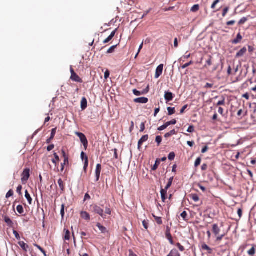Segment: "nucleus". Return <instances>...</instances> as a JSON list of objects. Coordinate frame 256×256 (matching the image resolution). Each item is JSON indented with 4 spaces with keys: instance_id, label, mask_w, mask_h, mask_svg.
Instances as JSON below:
<instances>
[{
    "instance_id": "24",
    "label": "nucleus",
    "mask_w": 256,
    "mask_h": 256,
    "mask_svg": "<svg viewBox=\"0 0 256 256\" xmlns=\"http://www.w3.org/2000/svg\"><path fill=\"white\" fill-rule=\"evenodd\" d=\"M174 180V176H172L168 180V182L165 188H164L166 190H167L171 186L172 184V181Z\"/></svg>"
},
{
    "instance_id": "42",
    "label": "nucleus",
    "mask_w": 256,
    "mask_h": 256,
    "mask_svg": "<svg viewBox=\"0 0 256 256\" xmlns=\"http://www.w3.org/2000/svg\"><path fill=\"white\" fill-rule=\"evenodd\" d=\"M162 141V138L160 136H156V142H157L158 145L159 146Z\"/></svg>"
},
{
    "instance_id": "37",
    "label": "nucleus",
    "mask_w": 256,
    "mask_h": 256,
    "mask_svg": "<svg viewBox=\"0 0 256 256\" xmlns=\"http://www.w3.org/2000/svg\"><path fill=\"white\" fill-rule=\"evenodd\" d=\"M199 10V5L195 4L191 8V11L192 12H197Z\"/></svg>"
},
{
    "instance_id": "36",
    "label": "nucleus",
    "mask_w": 256,
    "mask_h": 256,
    "mask_svg": "<svg viewBox=\"0 0 256 256\" xmlns=\"http://www.w3.org/2000/svg\"><path fill=\"white\" fill-rule=\"evenodd\" d=\"M160 161H158V160H156L152 168V170H156L158 168V166L160 164Z\"/></svg>"
},
{
    "instance_id": "46",
    "label": "nucleus",
    "mask_w": 256,
    "mask_h": 256,
    "mask_svg": "<svg viewBox=\"0 0 256 256\" xmlns=\"http://www.w3.org/2000/svg\"><path fill=\"white\" fill-rule=\"evenodd\" d=\"M62 153L64 158V162H68V156H66V154L64 150H62Z\"/></svg>"
},
{
    "instance_id": "13",
    "label": "nucleus",
    "mask_w": 256,
    "mask_h": 256,
    "mask_svg": "<svg viewBox=\"0 0 256 256\" xmlns=\"http://www.w3.org/2000/svg\"><path fill=\"white\" fill-rule=\"evenodd\" d=\"M96 226L98 228L101 233L106 234L108 232L106 228L102 226L100 223H97Z\"/></svg>"
},
{
    "instance_id": "63",
    "label": "nucleus",
    "mask_w": 256,
    "mask_h": 256,
    "mask_svg": "<svg viewBox=\"0 0 256 256\" xmlns=\"http://www.w3.org/2000/svg\"><path fill=\"white\" fill-rule=\"evenodd\" d=\"M236 22L235 20H230V21H228L226 22V24L228 26H232V25H233L235 24Z\"/></svg>"
},
{
    "instance_id": "11",
    "label": "nucleus",
    "mask_w": 256,
    "mask_h": 256,
    "mask_svg": "<svg viewBox=\"0 0 256 256\" xmlns=\"http://www.w3.org/2000/svg\"><path fill=\"white\" fill-rule=\"evenodd\" d=\"M70 78L72 80L76 82H82V79L76 74V73L73 74L71 75Z\"/></svg>"
},
{
    "instance_id": "20",
    "label": "nucleus",
    "mask_w": 256,
    "mask_h": 256,
    "mask_svg": "<svg viewBox=\"0 0 256 256\" xmlns=\"http://www.w3.org/2000/svg\"><path fill=\"white\" fill-rule=\"evenodd\" d=\"M167 256H180V254L176 249H173Z\"/></svg>"
},
{
    "instance_id": "7",
    "label": "nucleus",
    "mask_w": 256,
    "mask_h": 256,
    "mask_svg": "<svg viewBox=\"0 0 256 256\" xmlns=\"http://www.w3.org/2000/svg\"><path fill=\"white\" fill-rule=\"evenodd\" d=\"M164 98L166 102H170L174 98V94L170 92H166Z\"/></svg>"
},
{
    "instance_id": "23",
    "label": "nucleus",
    "mask_w": 256,
    "mask_h": 256,
    "mask_svg": "<svg viewBox=\"0 0 256 256\" xmlns=\"http://www.w3.org/2000/svg\"><path fill=\"white\" fill-rule=\"evenodd\" d=\"M25 197L27 199L28 202L30 204H31L32 203V198L30 196V194H28L27 190L25 191Z\"/></svg>"
},
{
    "instance_id": "61",
    "label": "nucleus",
    "mask_w": 256,
    "mask_h": 256,
    "mask_svg": "<svg viewBox=\"0 0 256 256\" xmlns=\"http://www.w3.org/2000/svg\"><path fill=\"white\" fill-rule=\"evenodd\" d=\"M188 107V105L186 104V105H184L182 108V109L180 110V114H182L184 112V110L187 108Z\"/></svg>"
},
{
    "instance_id": "43",
    "label": "nucleus",
    "mask_w": 256,
    "mask_h": 256,
    "mask_svg": "<svg viewBox=\"0 0 256 256\" xmlns=\"http://www.w3.org/2000/svg\"><path fill=\"white\" fill-rule=\"evenodd\" d=\"M34 246H36V247L38 250H40V252H42L44 254V256H46V252L44 250V249H43L42 247H40V246H38V244H34Z\"/></svg>"
},
{
    "instance_id": "8",
    "label": "nucleus",
    "mask_w": 256,
    "mask_h": 256,
    "mask_svg": "<svg viewBox=\"0 0 256 256\" xmlns=\"http://www.w3.org/2000/svg\"><path fill=\"white\" fill-rule=\"evenodd\" d=\"M134 101L136 103L146 104L148 102V98L145 97H141L135 98Z\"/></svg>"
},
{
    "instance_id": "12",
    "label": "nucleus",
    "mask_w": 256,
    "mask_h": 256,
    "mask_svg": "<svg viewBox=\"0 0 256 256\" xmlns=\"http://www.w3.org/2000/svg\"><path fill=\"white\" fill-rule=\"evenodd\" d=\"M116 30L117 29L116 28L115 30L112 31L110 34L104 41L103 42L104 44H106L110 40H111L114 37Z\"/></svg>"
},
{
    "instance_id": "60",
    "label": "nucleus",
    "mask_w": 256,
    "mask_h": 256,
    "mask_svg": "<svg viewBox=\"0 0 256 256\" xmlns=\"http://www.w3.org/2000/svg\"><path fill=\"white\" fill-rule=\"evenodd\" d=\"M140 132H143L145 129V125L144 122H142L140 125Z\"/></svg>"
},
{
    "instance_id": "41",
    "label": "nucleus",
    "mask_w": 256,
    "mask_h": 256,
    "mask_svg": "<svg viewBox=\"0 0 256 256\" xmlns=\"http://www.w3.org/2000/svg\"><path fill=\"white\" fill-rule=\"evenodd\" d=\"M154 217L155 218V220L158 224H162V218L160 217H158V216H154Z\"/></svg>"
},
{
    "instance_id": "19",
    "label": "nucleus",
    "mask_w": 256,
    "mask_h": 256,
    "mask_svg": "<svg viewBox=\"0 0 256 256\" xmlns=\"http://www.w3.org/2000/svg\"><path fill=\"white\" fill-rule=\"evenodd\" d=\"M202 250H206L210 254H212V250L206 244H203L202 246Z\"/></svg>"
},
{
    "instance_id": "22",
    "label": "nucleus",
    "mask_w": 256,
    "mask_h": 256,
    "mask_svg": "<svg viewBox=\"0 0 256 256\" xmlns=\"http://www.w3.org/2000/svg\"><path fill=\"white\" fill-rule=\"evenodd\" d=\"M81 216L84 220H89L90 219V214L86 212H81Z\"/></svg>"
},
{
    "instance_id": "30",
    "label": "nucleus",
    "mask_w": 256,
    "mask_h": 256,
    "mask_svg": "<svg viewBox=\"0 0 256 256\" xmlns=\"http://www.w3.org/2000/svg\"><path fill=\"white\" fill-rule=\"evenodd\" d=\"M88 158L87 156H86L85 158H84V170L85 172H86V168L88 166Z\"/></svg>"
},
{
    "instance_id": "17",
    "label": "nucleus",
    "mask_w": 256,
    "mask_h": 256,
    "mask_svg": "<svg viewBox=\"0 0 256 256\" xmlns=\"http://www.w3.org/2000/svg\"><path fill=\"white\" fill-rule=\"evenodd\" d=\"M242 38V36H241L240 34L239 33L237 34L236 38L232 40V43L234 44H237L240 42Z\"/></svg>"
},
{
    "instance_id": "44",
    "label": "nucleus",
    "mask_w": 256,
    "mask_h": 256,
    "mask_svg": "<svg viewBox=\"0 0 256 256\" xmlns=\"http://www.w3.org/2000/svg\"><path fill=\"white\" fill-rule=\"evenodd\" d=\"M200 162H201V158H197L194 162V166L196 167L198 166L200 164Z\"/></svg>"
},
{
    "instance_id": "16",
    "label": "nucleus",
    "mask_w": 256,
    "mask_h": 256,
    "mask_svg": "<svg viewBox=\"0 0 256 256\" xmlns=\"http://www.w3.org/2000/svg\"><path fill=\"white\" fill-rule=\"evenodd\" d=\"M212 231H213V232L214 234L215 235H218V234L220 232V228H218V226L217 224H213L212 226Z\"/></svg>"
},
{
    "instance_id": "47",
    "label": "nucleus",
    "mask_w": 256,
    "mask_h": 256,
    "mask_svg": "<svg viewBox=\"0 0 256 256\" xmlns=\"http://www.w3.org/2000/svg\"><path fill=\"white\" fill-rule=\"evenodd\" d=\"M14 194V192L12 190H8V192H7L6 194V198H8L10 196H12Z\"/></svg>"
},
{
    "instance_id": "14",
    "label": "nucleus",
    "mask_w": 256,
    "mask_h": 256,
    "mask_svg": "<svg viewBox=\"0 0 256 256\" xmlns=\"http://www.w3.org/2000/svg\"><path fill=\"white\" fill-rule=\"evenodd\" d=\"M87 100L85 98H83L81 101V108L82 110H85L87 107Z\"/></svg>"
},
{
    "instance_id": "15",
    "label": "nucleus",
    "mask_w": 256,
    "mask_h": 256,
    "mask_svg": "<svg viewBox=\"0 0 256 256\" xmlns=\"http://www.w3.org/2000/svg\"><path fill=\"white\" fill-rule=\"evenodd\" d=\"M167 194V190L162 188L160 190L161 198L162 202H164L166 199V196Z\"/></svg>"
},
{
    "instance_id": "62",
    "label": "nucleus",
    "mask_w": 256,
    "mask_h": 256,
    "mask_svg": "<svg viewBox=\"0 0 256 256\" xmlns=\"http://www.w3.org/2000/svg\"><path fill=\"white\" fill-rule=\"evenodd\" d=\"M54 144H53L48 146L47 148L48 151L50 152L54 148Z\"/></svg>"
},
{
    "instance_id": "25",
    "label": "nucleus",
    "mask_w": 256,
    "mask_h": 256,
    "mask_svg": "<svg viewBox=\"0 0 256 256\" xmlns=\"http://www.w3.org/2000/svg\"><path fill=\"white\" fill-rule=\"evenodd\" d=\"M20 246L22 248L23 250L26 251L28 248V246L24 242H18Z\"/></svg>"
},
{
    "instance_id": "31",
    "label": "nucleus",
    "mask_w": 256,
    "mask_h": 256,
    "mask_svg": "<svg viewBox=\"0 0 256 256\" xmlns=\"http://www.w3.org/2000/svg\"><path fill=\"white\" fill-rule=\"evenodd\" d=\"M54 156L55 158L54 159H52V161L53 164H55L56 165V161L57 160V161L59 162L60 160L58 156L56 154V152L54 153Z\"/></svg>"
},
{
    "instance_id": "40",
    "label": "nucleus",
    "mask_w": 256,
    "mask_h": 256,
    "mask_svg": "<svg viewBox=\"0 0 256 256\" xmlns=\"http://www.w3.org/2000/svg\"><path fill=\"white\" fill-rule=\"evenodd\" d=\"M248 20V18L246 17H244L241 18L238 22V24L241 25L244 24Z\"/></svg>"
},
{
    "instance_id": "27",
    "label": "nucleus",
    "mask_w": 256,
    "mask_h": 256,
    "mask_svg": "<svg viewBox=\"0 0 256 256\" xmlns=\"http://www.w3.org/2000/svg\"><path fill=\"white\" fill-rule=\"evenodd\" d=\"M4 222L8 224L9 226H12L13 224L12 220L9 217L5 216L4 218Z\"/></svg>"
},
{
    "instance_id": "26",
    "label": "nucleus",
    "mask_w": 256,
    "mask_h": 256,
    "mask_svg": "<svg viewBox=\"0 0 256 256\" xmlns=\"http://www.w3.org/2000/svg\"><path fill=\"white\" fill-rule=\"evenodd\" d=\"M176 134V132L175 130H170V132L166 133L164 135V137L168 138L172 135Z\"/></svg>"
},
{
    "instance_id": "29",
    "label": "nucleus",
    "mask_w": 256,
    "mask_h": 256,
    "mask_svg": "<svg viewBox=\"0 0 256 256\" xmlns=\"http://www.w3.org/2000/svg\"><path fill=\"white\" fill-rule=\"evenodd\" d=\"M167 110H168V114L169 116H171L175 113L176 111H175L174 108L168 107Z\"/></svg>"
},
{
    "instance_id": "2",
    "label": "nucleus",
    "mask_w": 256,
    "mask_h": 256,
    "mask_svg": "<svg viewBox=\"0 0 256 256\" xmlns=\"http://www.w3.org/2000/svg\"><path fill=\"white\" fill-rule=\"evenodd\" d=\"M93 212L96 214H99L103 218H106V215L104 214V210L101 208L97 205H94L92 206Z\"/></svg>"
},
{
    "instance_id": "38",
    "label": "nucleus",
    "mask_w": 256,
    "mask_h": 256,
    "mask_svg": "<svg viewBox=\"0 0 256 256\" xmlns=\"http://www.w3.org/2000/svg\"><path fill=\"white\" fill-rule=\"evenodd\" d=\"M117 45H114L112 46L107 51L108 54H111L113 52L115 48L116 47Z\"/></svg>"
},
{
    "instance_id": "53",
    "label": "nucleus",
    "mask_w": 256,
    "mask_h": 256,
    "mask_svg": "<svg viewBox=\"0 0 256 256\" xmlns=\"http://www.w3.org/2000/svg\"><path fill=\"white\" fill-rule=\"evenodd\" d=\"M229 10V8L228 7H226L225 8L224 10H223V12H222V16H225L226 15V14L227 12H228Z\"/></svg>"
},
{
    "instance_id": "32",
    "label": "nucleus",
    "mask_w": 256,
    "mask_h": 256,
    "mask_svg": "<svg viewBox=\"0 0 256 256\" xmlns=\"http://www.w3.org/2000/svg\"><path fill=\"white\" fill-rule=\"evenodd\" d=\"M16 210L20 214H22L24 212V208L22 205L18 206L16 208Z\"/></svg>"
},
{
    "instance_id": "3",
    "label": "nucleus",
    "mask_w": 256,
    "mask_h": 256,
    "mask_svg": "<svg viewBox=\"0 0 256 256\" xmlns=\"http://www.w3.org/2000/svg\"><path fill=\"white\" fill-rule=\"evenodd\" d=\"M30 169L26 168L22 174V182L23 184H26L30 178Z\"/></svg>"
},
{
    "instance_id": "51",
    "label": "nucleus",
    "mask_w": 256,
    "mask_h": 256,
    "mask_svg": "<svg viewBox=\"0 0 256 256\" xmlns=\"http://www.w3.org/2000/svg\"><path fill=\"white\" fill-rule=\"evenodd\" d=\"M60 214L62 215V218H63L64 215V204L62 205Z\"/></svg>"
},
{
    "instance_id": "49",
    "label": "nucleus",
    "mask_w": 256,
    "mask_h": 256,
    "mask_svg": "<svg viewBox=\"0 0 256 256\" xmlns=\"http://www.w3.org/2000/svg\"><path fill=\"white\" fill-rule=\"evenodd\" d=\"M225 104V99L222 98V100H219L217 103V106H222L224 105Z\"/></svg>"
},
{
    "instance_id": "33",
    "label": "nucleus",
    "mask_w": 256,
    "mask_h": 256,
    "mask_svg": "<svg viewBox=\"0 0 256 256\" xmlns=\"http://www.w3.org/2000/svg\"><path fill=\"white\" fill-rule=\"evenodd\" d=\"M132 92H133L134 94L136 96H138L141 94H144V92H140L136 90V89L133 90Z\"/></svg>"
},
{
    "instance_id": "6",
    "label": "nucleus",
    "mask_w": 256,
    "mask_h": 256,
    "mask_svg": "<svg viewBox=\"0 0 256 256\" xmlns=\"http://www.w3.org/2000/svg\"><path fill=\"white\" fill-rule=\"evenodd\" d=\"M102 170V166L100 164H98L96 166V182H98L100 177V174Z\"/></svg>"
},
{
    "instance_id": "48",
    "label": "nucleus",
    "mask_w": 256,
    "mask_h": 256,
    "mask_svg": "<svg viewBox=\"0 0 256 256\" xmlns=\"http://www.w3.org/2000/svg\"><path fill=\"white\" fill-rule=\"evenodd\" d=\"M194 130V126H190L187 130V132L190 133L193 132Z\"/></svg>"
},
{
    "instance_id": "1",
    "label": "nucleus",
    "mask_w": 256,
    "mask_h": 256,
    "mask_svg": "<svg viewBox=\"0 0 256 256\" xmlns=\"http://www.w3.org/2000/svg\"><path fill=\"white\" fill-rule=\"evenodd\" d=\"M76 134L80 138L81 142L83 144L84 149L86 150L88 145V142L85 135L84 134L79 132H76Z\"/></svg>"
},
{
    "instance_id": "5",
    "label": "nucleus",
    "mask_w": 256,
    "mask_h": 256,
    "mask_svg": "<svg viewBox=\"0 0 256 256\" xmlns=\"http://www.w3.org/2000/svg\"><path fill=\"white\" fill-rule=\"evenodd\" d=\"M164 65L162 64H160L156 68L155 74V78H158L162 74L163 70Z\"/></svg>"
},
{
    "instance_id": "45",
    "label": "nucleus",
    "mask_w": 256,
    "mask_h": 256,
    "mask_svg": "<svg viewBox=\"0 0 256 256\" xmlns=\"http://www.w3.org/2000/svg\"><path fill=\"white\" fill-rule=\"evenodd\" d=\"M148 220H144L142 221V225L144 226V227L147 230L148 228Z\"/></svg>"
},
{
    "instance_id": "56",
    "label": "nucleus",
    "mask_w": 256,
    "mask_h": 256,
    "mask_svg": "<svg viewBox=\"0 0 256 256\" xmlns=\"http://www.w3.org/2000/svg\"><path fill=\"white\" fill-rule=\"evenodd\" d=\"M13 234L17 240L20 239V235H19L18 233L16 230H14Z\"/></svg>"
},
{
    "instance_id": "52",
    "label": "nucleus",
    "mask_w": 256,
    "mask_h": 256,
    "mask_svg": "<svg viewBox=\"0 0 256 256\" xmlns=\"http://www.w3.org/2000/svg\"><path fill=\"white\" fill-rule=\"evenodd\" d=\"M248 254H250V255H251V256H252L254 255V254H255V249L254 247H252V248H250L248 252Z\"/></svg>"
},
{
    "instance_id": "57",
    "label": "nucleus",
    "mask_w": 256,
    "mask_h": 256,
    "mask_svg": "<svg viewBox=\"0 0 256 256\" xmlns=\"http://www.w3.org/2000/svg\"><path fill=\"white\" fill-rule=\"evenodd\" d=\"M22 186L20 185L18 186L16 189V192L19 194H22Z\"/></svg>"
},
{
    "instance_id": "10",
    "label": "nucleus",
    "mask_w": 256,
    "mask_h": 256,
    "mask_svg": "<svg viewBox=\"0 0 256 256\" xmlns=\"http://www.w3.org/2000/svg\"><path fill=\"white\" fill-rule=\"evenodd\" d=\"M166 236V238H168V241L170 242V244H171L174 245V241L172 240V235H171V234L170 233V229H169L168 228H167Z\"/></svg>"
},
{
    "instance_id": "55",
    "label": "nucleus",
    "mask_w": 256,
    "mask_h": 256,
    "mask_svg": "<svg viewBox=\"0 0 256 256\" xmlns=\"http://www.w3.org/2000/svg\"><path fill=\"white\" fill-rule=\"evenodd\" d=\"M112 213L111 210L110 208H106L105 210V213H104L106 215L108 214V215H110Z\"/></svg>"
},
{
    "instance_id": "58",
    "label": "nucleus",
    "mask_w": 256,
    "mask_h": 256,
    "mask_svg": "<svg viewBox=\"0 0 256 256\" xmlns=\"http://www.w3.org/2000/svg\"><path fill=\"white\" fill-rule=\"evenodd\" d=\"M176 246H178V248L179 250L181 252H183L184 250V247L182 246L180 243H178L176 244Z\"/></svg>"
},
{
    "instance_id": "28",
    "label": "nucleus",
    "mask_w": 256,
    "mask_h": 256,
    "mask_svg": "<svg viewBox=\"0 0 256 256\" xmlns=\"http://www.w3.org/2000/svg\"><path fill=\"white\" fill-rule=\"evenodd\" d=\"M58 183L60 188L61 189V190L62 191H64V182H63L61 178H60L58 180Z\"/></svg>"
},
{
    "instance_id": "4",
    "label": "nucleus",
    "mask_w": 256,
    "mask_h": 256,
    "mask_svg": "<svg viewBox=\"0 0 256 256\" xmlns=\"http://www.w3.org/2000/svg\"><path fill=\"white\" fill-rule=\"evenodd\" d=\"M176 123V120L175 119L172 120L171 121L168 122L162 126L158 128V130L159 131H162L166 129L167 127L171 124H175Z\"/></svg>"
},
{
    "instance_id": "50",
    "label": "nucleus",
    "mask_w": 256,
    "mask_h": 256,
    "mask_svg": "<svg viewBox=\"0 0 256 256\" xmlns=\"http://www.w3.org/2000/svg\"><path fill=\"white\" fill-rule=\"evenodd\" d=\"M192 64V62L190 61L189 62L186 63L184 64L182 66V69H184V68H186L187 67L189 66Z\"/></svg>"
},
{
    "instance_id": "39",
    "label": "nucleus",
    "mask_w": 256,
    "mask_h": 256,
    "mask_svg": "<svg viewBox=\"0 0 256 256\" xmlns=\"http://www.w3.org/2000/svg\"><path fill=\"white\" fill-rule=\"evenodd\" d=\"M70 238V232L68 230H66L64 236L65 240H69Z\"/></svg>"
},
{
    "instance_id": "34",
    "label": "nucleus",
    "mask_w": 256,
    "mask_h": 256,
    "mask_svg": "<svg viewBox=\"0 0 256 256\" xmlns=\"http://www.w3.org/2000/svg\"><path fill=\"white\" fill-rule=\"evenodd\" d=\"M192 198L195 202H198L200 200L199 196L196 194H192Z\"/></svg>"
},
{
    "instance_id": "59",
    "label": "nucleus",
    "mask_w": 256,
    "mask_h": 256,
    "mask_svg": "<svg viewBox=\"0 0 256 256\" xmlns=\"http://www.w3.org/2000/svg\"><path fill=\"white\" fill-rule=\"evenodd\" d=\"M181 216L183 218L184 220H186V217L187 216V213L186 211H184L180 214Z\"/></svg>"
},
{
    "instance_id": "18",
    "label": "nucleus",
    "mask_w": 256,
    "mask_h": 256,
    "mask_svg": "<svg viewBox=\"0 0 256 256\" xmlns=\"http://www.w3.org/2000/svg\"><path fill=\"white\" fill-rule=\"evenodd\" d=\"M246 52V48H242L240 51H238L236 54V57H240V56H244V54Z\"/></svg>"
},
{
    "instance_id": "21",
    "label": "nucleus",
    "mask_w": 256,
    "mask_h": 256,
    "mask_svg": "<svg viewBox=\"0 0 256 256\" xmlns=\"http://www.w3.org/2000/svg\"><path fill=\"white\" fill-rule=\"evenodd\" d=\"M56 133V128H52L51 132V136H50V138L46 140V142L48 144L50 142V140L54 138Z\"/></svg>"
},
{
    "instance_id": "9",
    "label": "nucleus",
    "mask_w": 256,
    "mask_h": 256,
    "mask_svg": "<svg viewBox=\"0 0 256 256\" xmlns=\"http://www.w3.org/2000/svg\"><path fill=\"white\" fill-rule=\"evenodd\" d=\"M148 134L143 136L141 138L138 140V149H140V148L141 146L142 145V144H143V142H146L148 140Z\"/></svg>"
},
{
    "instance_id": "35",
    "label": "nucleus",
    "mask_w": 256,
    "mask_h": 256,
    "mask_svg": "<svg viewBox=\"0 0 256 256\" xmlns=\"http://www.w3.org/2000/svg\"><path fill=\"white\" fill-rule=\"evenodd\" d=\"M175 156L176 155L174 152H170L168 156V158L169 160H174Z\"/></svg>"
},
{
    "instance_id": "54",
    "label": "nucleus",
    "mask_w": 256,
    "mask_h": 256,
    "mask_svg": "<svg viewBox=\"0 0 256 256\" xmlns=\"http://www.w3.org/2000/svg\"><path fill=\"white\" fill-rule=\"evenodd\" d=\"M220 2V0H216L211 6V8L214 9L216 7V6Z\"/></svg>"
},
{
    "instance_id": "64",
    "label": "nucleus",
    "mask_w": 256,
    "mask_h": 256,
    "mask_svg": "<svg viewBox=\"0 0 256 256\" xmlns=\"http://www.w3.org/2000/svg\"><path fill=\"white\" fill-rule=\"evenodd\" d=\"M208 148L207 146H204L202 150V154L206 152H207V150H208Z\"/></svg>"
}]
</instances>
